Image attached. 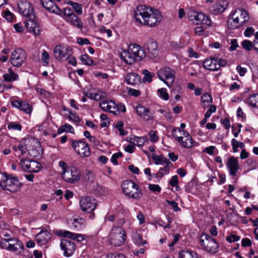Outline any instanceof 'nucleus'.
<instances>
[{
	"label": "nucleus",
	"mask_w": 258,
	"mask_h": 258,
	"mask_svg": "<svg viewBox=\"0 0 258 258\" xmlns=\"http://www.w3.org/2000/svg\"><path fill=\"white\" fill-rule=\"evenodd\" d=\"M149 136L150 137L151 141H152L153 142H156L159 139V138L157 135V132L155 131H151L149 132Z\"/></svg>",
	"instance_id": "nucleus-62"
},
{
	"label": "nucleus",
	"mask_w": 258,
	"mask_h": 258,
	"mask_svg": "<svg viewBox=\"0 0 258 258\" xmlns=\"http://www.w3.org/2000/svg\"><path fill=\"white\" fill-rule=\"evenodd\" d=\"M152 159L156 165H163L167 163L168 161H170L168 159L165 157L162 154L157 155L153 154Z\"/></svg>",
	"instance_id": "nucleus-37"
},
{
	"label": "nucleus",
	"mask_w": 258,
	"mask_h": 258,
	"mask_svg": "<svg viewBox=\"0 0 258 258\" xmlns=\"http://www.w3.org/2000/svg\"><path fill=\"white\" fill-rule=\"evenodd\" d=\"M99 106L101 108L105 111H108L111 113L115 112V107H116V104L111 101L108 100H104L100 102Z\"/></svg>",
	"instance_id": "nucleus-26"
},
{
	"label": "nucleus",
	"mask_w": 258,
	"mask_h": 258,
	"mask_svg": "<svg viewBox=\"0 0 258 258\" xmlns=\"http://www.w3.org/2000/svg\"><path fill=\"white\" fill-rule=\"evenodd\" d=\"M148 56L151 59L155 58L158 54V50L156 42L153 40H149L146 44Z\"/></svg>",
	"instance_id": "nucleus-22"
},
{
	"label": "nucleus",
	"mask_w": 258,
	"mask_h": 258,
	"mask_svg": "<svg viewBox=\"0 0 258 258\" xmlns=\"http://www.w3.org/2000/svg\"><path fill=\"white\" fill-rule=\"evenodd\" d=\"M9 239H11V238H2L0 241L1 247L3 249H7L9 250Z\"/></svg>",
	"instance_id": "nucleus-50"
},
{
	"label": "nucleus",
	"mask_w": 258,
	"mask_h": 258,
	"mask_svg": "<svg viewBox=\"0 0 258 258\" xmlns=\"http://www.w3.org/2000/svg\"><path fill=\"white\" fill-rule=\"evenodd\" d=\"M114 111L115 112H113V113L114 114H116L120 112H125L126 111V108L123 104L120 103L117 105L116 104Z\"/></svg>",
	"instance_id": "nucleus-53"
},
{
	"label": "nucleus",
	"mask_w": 258,
	"mask_h": 258,
	"mask_svg": "<svg viewBox=\"0 0 258 258\" xmlns=\"http://www.w3.org/2000/svg\"><path fill=\"white\" fill-rule=\"evenodd\" d=\"M143 74L144 75V77L143 79V81L144 82H151L152 81L153 77L155 76L154 74L150 73L147 70H144L143 71Z\"/></svg>",
	"instance_id": "nucleus-43"
},
{
	"label": "nucleus",
	"mask_w": 258,
	"mask_h": 258,
	"mask_svg": "<svg viewBox=\"0 0 258 258\" xmlns=\"http://www.w3.org/2000/svg\"><path fill=\"white\" fill-rule=\"evenodd\" d=\"M80 206L84 212L91 213L96 208V200L90 197H84L80 200Z\"/></svg>",
	"instance_id": "nucleus-15"
},
{
	"label": "nucleus",
	"mask_w": 258,
	"mask_h": 258,
	"mask_svg": "<svg viewBox=\"0 0 258 258\" xmlns=\"http://www.w3.org/2000/svg\"><path fill=\"white\" fill-rule=\"evenodd\" d=\"M72 129L73 127L71 125L69 124H65L64 125L58 129L57 133L58 134H61L63 132H71Z\"/></svg>",
	"instance_id": "nucleus-56"
},
{
	"label": "nucleus",
	"mask_w": 258,
	"mask_h": 258,
	"mask_svg": "<svg viewBox=\"0 0 258 258\" xmlns=\"http://www.w3.org/2000/svg\"><path fill=\"white\" fill-rule=\"evenodd\" d=\"M123 122L121 121H118L116 124V127L118 130L119 131V135L120 136H124L127 133L124 132L123 129Z\"/></svg>",
	"instance_id": "nucleus-55"
},
{
	"label": "nucleus",
	"mask_w": 258,
	"mask_h": 258,
	"mask_svg": "<svg viewBox=\"0 0 258 258\" xmlns=\"http://www.w3.org/2000/svg\"><path fill=\"white\" fill-rule=\"evenodd\" d=\"M200 242L201 247L209 253H215L218 251V244L216 240L211 236L202 234Z\"/></svg>",
	"instance_id": "nucleus-7"
},
{
	"label": "nucleus",
	"mask_w": 258,
	"mask_h": 258,
	"mask_svg": "<svg viewBox=\"0 0 258 258\" xmlns=\"http://www.w3.org/2000/svg\"><path fill=\"white\" fill-rule=\"evenodd\" d=\"M131 140L134 141L133 143H135V145H136L138 146H143L146 142V139L145 137H135Z\"/></svg>",
	"instance_id": "nucleus-49"
},
{
	"label": "nucleus",
	"mask_w": 258,
	"mask_h": 258,
	"mask_svg": "<svg viewBox=\"0 0 258 258\" xmlns=\"http://www.w3.org/2000/svg\"><path fill=\"white\" fill-rule=\"evenodd\" d=\"M8 128L9 130L21 131L22 129V125L15 122H11L8 124Z\"/></svg>",
	"instance_id": "nucleus-52"
},
{
	"label": "nucleus",
	"mask_w": 258,
	"mask_h": 258,
	"mask_svg": "<svg viewBox=\"0 0 258 258\" xmlns=\"http://www.w3.org/2000/svg\"><path fill=\"white\" fill-rule=\"evenodd\" d=\"M41 3L43 7L50 13L61 15V10L52 0H41Z\"/></svg>",
	"instance_id": "nucleus-19"
},
{
	"label": "nucleus",
	"mask_w": 258,
	"mask_h": 258,
	"mask_svg": "<svg viewBox=\"0 0 258 258\" xmlns=\"http://www.w3.org/2000/svg\"><path fill=\"white\" fill-rule=\"evenodd\" d=\"M134 239L135 243L138 245H143L147 243L146 241L144 240L142 236L137 233L134 235Z\"/></svg>",
	"instance_id": "nucleus-47"
},
{
	"label": "nucleus",
	"mask_w": 258,
	"mask_h": 258,
	"mask_svg": "<svg viewBox=\"0 0 258 258\" xmlns=\"http://www.w3.org/2000/svg\"><path fill=\"white\" fill-rule=\"evenodd\" d=\"M8 73L3 75V78L6 82H13L18 79V75L15 73L11 68L8 70Z\"/></svg>",
	"instance_id": "nucleus-36"
},
{
	"label": "nucleus",
	"mask_w": 258,
	"mask_h": 258,
	"mask_svg": "<svg viewBox=\"0 0 258 258\" xmlns=\"http://www.w3.org/2000/svg\"><path fill=\"white\" fill-rule=\"evenodd\" d=\"M12 105L27 114H30L32 110V106L26 101L14 100L12 102Z\"/></svg>",
	"instance_id": "nucleus-23"
},
{
	"label": "nucleus",
	"mask_w": 258,
	"mask_h": 258,
	"mask_svg": "<svg viewBox=\"0 0 258 258\" xmlns=\"http://www.w3.org/2000/svg\"><path fill=\"white\" fill-rule=\"evenodd\" d=\"M172 132L173 137L183 148H190L193 147V139L188 132L178 127L173 129Z\"/></svg>",
	"instance_id": "nucleus-5"
},
{
	"label": "nucleus",
	"mask_w": 258,
	"mask_h": 258,
	"mask_svg": "<svg viewBox=\"0 0 258 258\" xmlns=\"http://www.w3.org/2000/svg\"><path fill=\"white\" fill-rule=\"evenodd\" d=\"M69 4L78 15H80L82 14V7L81 4L73 2H70Z\"/></svg>",
	"instance_id": "nucleus-44"
},
{
	"label": "nucleus",
	"mask_w": 258,
	"mask_h": 258,
	"mask_svg": "<svg viewBox=\"0 0 258 258\" xmlns=\"http://www.w3.org/2000/svg\"><path fill=\"white\" fill-rule=\"evenodd\" d=\"M60 235L63 237H68L72 239H76L81 237V235L76 234L68 231H63L61 232Z\"/></svg>",
	"instance_id": "nucleus-41"
},
{
	"label": "nucleus",
	"mask_w": 258,
	"mask_h": 258,
	"mask_svg": "<svg viewBox=\"0 0 258 258\" xmlns=\"http://www.w3.org/2000/svg\"><path fill=\"white\" fill-rule=\"evenodd\" d=\"M86 224V222L85 220L82 218H80L78 216H74L72 218V225L74 228L78 230L84 228Z\"/></svg>",
	"instance_id": "nucleus-28"
},
{
	"label": "nucleus",
	"mask_w": 258,
	"mask_h": 258,
	"mask_svg": "<svg viewBox=\"0 0 258 258\" xmlns=\"http://www.w3.org/2000/svg\"><path fill=\"white\" fill-rule=\"evenodd\" d=\"M172 164L170 162L168 161L167 164L164 167L160 168L157 175L160 177H163L165 175L168 174L170 168L172 167Z\"/></svg>",
	"instance_id": "nucleus-39"
},
{
	"label": "nucleus",
	"mask_w": 258,
	"mask_h": 258,
	"mask_svg": "<svg viewBox=\"0 0 258 258\" xmlns=\"http://www.w3.org/2000/svg\"><path fill=\"white\" fill-rule=\"evenodd\" d=\"M159 79L163 81L168 87H171L175 78V71L169 67L160 69L157 73Z\"/></svg>",
	"instance_id": "nucleus-8"
},
{
	"label": "nucleus",
	"mask_w": 258,
	"mask_h": 258,
	"mask_svg": "<svg viewBox=\"0 0 258 258\" xmlns=\"http://www.w3.org/2000/svg\"><path fill=\"white\" fill-rule=\"evenodd\" d=\"M82 62L86 65H91L93 63L91 58L86 54H83L80 56Z\"/></svg>",
	"instance_id": "nucleus-45"
},
{
	"label": "nucleus",
	"mask_w": 258,
	"mask_h": 258,
	"mask_svg": "<svg viewBox=\"0 0 258 258\" xmlns=\"http://www.w3.org/2000/svg\"><path fill=\"white\" fill-rule=\"evenodd\" d=\"M122 156V153L120 152H118L117 153H114L112 155L111 158V162L116 165H117V159Z\"/></svg>",
	"instance_id": "nucleus-57"
},
{
	"label": "nucleus",
	"mask_w": 258,
	"mask_h": 258,
	"mask_svg": "<svg viewBox=\"0 0 258 258\" xmlns=\"http://www.w3.org/2000/svg\"><path fill=\"white\" fill-rule=\"evenodd\" d=\"M63 18L74 27L81 30L83 23L80 18L76 16L71 8H66L63 10Z\"/></svg>",
	"instance_id": "nucleus-11"
},
{
	"label": "nucleus",
	"mask_w": 258,
	"mask_h": 258,
	"mask_svg": "<svg viewBox=\"0 0 258 258\" xmlns=\"http://www.w3.org/2000/svg\"><path fill=\"white\" fill-rule=\"evenodd\" d=\"M240 237L239 236L237 235L232 234L229 236H227L226 239L228 242H229L230 243H232L233 242H236V241H238L240 239Z\"/></svg>",
	"instance_id": "nucleus-61"
},
{
	"label": "nucleus",
	"mask_w": 258,
	"mask_h": 258,
	"mask_svg": "<svg viewBox=\"0 0 258 258\" xmlns=\"http://www.w3.org/2000/svg\"><path fill=\"white\" fill-rule=\"evenodd\" d=\"M54 57L58 60L67 59L72 54V49L68 46L58 45L56 46L53 49Z\"/></svg>",
	"instance_id": "nucleus-13"
},
{
	"label": "nucleus",
	"mask_w": 258,
	"mask_h": 258,
	"mask_svg": "<svg viewBox=\"0 0 258 258\" xmlns=\"http://www.w3.org/2000/svg\"><path fill=\"white\" fill-rule=\"evenodd\" d=\"M125 80L128 84L135 85L140 82V77L136 73H130L126 75Z\"/></svg>",
	"instance_id": "nucleus-32"
},
{
	"label": "nucleus",
	"mask_w": 258,
	"mask_h": 258,
	"mask_svg": "<svg viewBox=\"0 0 258 258\" xmlns=\"http://www.w3.org/2000/svg\"><path fill=\"white\" fill-rule=\"evenodd\" d=\"M51 236V233L48 231H41L35 236V239L39 244L42 245L46 243Z\"/></svg>",
	"instance_id": "nucleus-25"
},
{
	"label": "nucleus",
	"mask_w": 258,
	"mask_h": 258,
	"mask_svg": "<svg viewBox=\"0 0 258 258\" xmlns=\"http://www.w3.org/2000/svg\"><path fill=\"white\" fill-rule=\"evenodd\" d=\"M217 60V70H219L221 67H225L227 64V61L225 59L218 58L216 57Z\"/></svg>",
	"instance_id": "nucleus-58"
},
{
	"label": "nucleus",
	"mask_w": 258,
	"mask_h": 258,
	"mask_svg": "<svg viewBox=\"0 0 258 258\" xmlns=\"http://www.w3.org/2000/svg\"><path fill=\"white\" fill-rule=\"evenodd\" d=\"M131 143L130 144L127 145L125 148L124 150L125 152L129 153H133L135 149V143H133L132 141H130Z\"/></svg>",
	"instance_id": "nucleus-60"
},
{
	"label": "nucleus",
	"mask_w": 258,
	"mask_h": 258,
	"mask_svg": "<svg viewBox=\"0 0 258 258\" xmlns=\"http://www.w3.org/2000/svg\"><path fill=\"white\" fill-rule=\"evenodd\" d=\"M88 97L93 100H100L107 97V94L102 91L97 90L96 92H90Z\"/></svg>",
	"instance_id": "nucleus-35"
},
{
	"label": "nucleus",
	"mask_w": 258,
	"mask_h": 258,
	"mask_svg": "<svg viewBox=\"0 0 258 258\" xmlns=\"http://www.w3.org/2000/svg\"><path fill=\"white\" fill-rule=\"evenodd\" d=\"M245 102L252 108H258V94H253L250 95L246 99Z\"/></svg>",
	"instance_id": "nucleus-33"
},
{
	"label": "nucleus",
	"mask_w": 258,
	"mask_h": 258,
	"mask_svg": "<svg viewBox=\"0 0 258 258\" xmlns=\"http://www.w3.org/2000/svg\"><path fill=\"white\" fill-rule=\"evenodd\" d=\"M35 17H31L25 22V26L30 32H32L35 36L40 34V28L38 24L34 20Z\"/></svg>",
	"instance_id": "nucleus-24"
},
{
	"label": "nucleus",
	"mask_w": 258,
	"mask_h": 258,
	"mask_svg": "<svg viewBox=\"0 0 258 258\" xmlns=\"http://www.w3.org/2000/svg\"><path fill=\"white\" fill-rule=\"evenodd\" d=\"M106 258H126L125 256L121 253H111L107 255Z\"/></svg>",
	"instance_id": "nucleus-64"
},
{
	"label": "nucleus",
	"mask_w": 258,
	"mask_h": 258,
	"mask_svg": "<svg viewBox=\"0 0 258 258\" xmlns=\"http://www.w3.org/2000/svg\"><path fill=\"white\" fill-rule=\"evenodd\" d=\"M204 68L213 71H217L216 57L207 58L203 62Z\"/></svg>",
	"instance_id": "nucleus-29"
},
{
	"label": "nucleus",
	"mask_w": 258,
	"mask_h": 258,
	"mask_svg": "<svg viewBox=\"0 0 258 258\" xmlns=\"http://www.w3.org/2000/svg\"><path fill=\"white\" fill-rule=\"evenodd\" d=\"M135 18L139 24L153 27L160 23L162 15L157 10L141 5L137 8Z\"/></svg>",
	"instance_id": "nucleus-1"
},
{
	"label": "nucleus",
	"mask_w": 258,
	"mask_h": 258,
	"mask_svg": "<svg viewBox=\"0 0 258 258\" xmlns=\"http://www.w3.org/2000/svg\"><path fill=\"white\" fill-rule=\"evenodd\" d=\"M22 185V183L17 177H13L7 173H4L2 174V180L0 182V186L2 189L12 192H15L21 188Z\"/></svg>",
	"instance_id": "nucleus-3"
},
{
	"label": "nucleus",
	"mask_w": 258,
	"mask_h": 258,
	"mask_svg": "<svg viewBox=\"0 0 258 258\" xmlns=\"http://www.w3.org/2000/svg\"><path fill=\"white\" fill-rule=\"evenodd\" d=\"M121 59L123 60L125 63L131 64L135 62L138 61L136 57L131 53V51L128 49L127 51H124L120 54Z\"/></svg>",
	"instance_id": "nucleus-27"
},
{
	"label": "nucleus",
	"mask_w": 258,
	"mask_h": 258,
	"mask_svg": "<svg viewBox=\"0 0 258 258\" xmlns=\"http://www.w3.org/2000/svg\"><path fill=\"white\" fill-rule=\"evenodd\" d=\"M19 13L26 17H35L34 9L30 3L26 1H20L18 4Z\"/></svg>",
	"instance_id": "nucleus-16"
},
{
	"label": "nucleus",
	"mask_w": 258,
	"mask_h": 258,
	"mask_svg": "<svg viewBox=\"0 0 258 258\" xmlns=\"http://www.w3.org/2000/svg\"><path fill=\"white\" fill-rule=\"evenodd\" d=\"M157 93L160 97L164 100H167L169 99V95L165 88L159 89Z\"/></svg>",
	"instance_id": "nucleus-48"
},
{
	"label": "nucleus",
	"mask_w": 258,
	"mask_h": 258,
	"mask_svg": "<svg viewBox=\"0 0 258 258\" xmlns=\"http://www.w3.org/2000/svg\"><path fill=\"white\" fill-rule=\"evenodd\" d=\"M148 187L149 189L153 192H160L161 190V188L158 184H148Z\"/></svg>",
	"instance_id": "nucleus-59"
},
{
	"label": "nucleus",
	"mask_w": 258,
	"mask_h": 258,
	"mask_svg": "<svg viewBox=\"0 0 258 258\" xmlns=\"http://www.w3.org/2000/svg\"><path fill=\"white\" fill-rule=\"evenodd\" d=\"M26 58V55L24 50L17 48L11 53L10 60L14 67L19 68L24 63Z\"/></svg>",
	"instance_id": "nucleus-12"
},
{
	"label": "nucleus",
	"mask_w": 258,
	"mask_h": 258,
	"mask_svg": "<svg viewBox=\"0 0 258 258\" xmlns=\"http://www.w3.org/2000/svg\"><path fill=\"white\" fill-rule=\"evenodd\" d=\"M198 12L195 11H190L187 14V17L190 21L196 22Z\"/></svg>",
	"instance_id": "nucleus-54"
},
{
	"label": "nucleus",
	"mask_w": 258,
	"mask_h": 258,
	"mask_svg": "<svg viewBox=\"0 0 258 258\" xmlns=\"http://www.w3.org/2000/svg\"><path fill=\"white\" fill-rule=\"evenodd\" d=\"M81 176L80 170L75 166L70 167L67 171L62 173V179L66 182L72 184L78 182Z\"/></svg>",
	"instance_id": "nucleus-10"
},
{
	"label": "nucleus",
	"mask_w": 258,
	"mask_h": 258,
	"mask_svg": "<svg viewBox=\"0 0 258 258\" xmlns=\"http://www.w3.org/2000/svg\"><path fill=\"white\" fill-rule=\"evenodd\" d=\"M20 165L24 171L28 172H38L41 169V164L34 160L21 159Z\"/></svg>",
	"instance_id": "nucleus-14"
},
{
	"label": "nucleus",
	"mask_w": 258,
	"mask_h": 258,
	"mask_svg": "<svg viewBox=\"0 0 258 258\" xmlns=\"http://www.w3.org/2000/svg\"><path fill=\"white\" fill-rule=\"evenodd\" d=\"M196 23L197 24L210 26L211 21L210 19L202 13H198Z\"/></svg>",
	"instance_id": "nucleus-31"
},
{
	"label": "nucleus",
	"mask_w": 258,
	"mask_h": 258,
	"mask_svg": "<svg viewBox=\"0 0 258 258\" xmlns=\"http://www.w3.org/2000/svg\"><path fill=\"white\" fill-rule=\"evenodd\" d=\"M231 144L233 152L234 153H236L238 151V147H239L241 149H243L244 147V144L243 143L238 142L235 139H232Z\"/></svg>",
	"instance_id": "nucleus-42"
},
{
	"label": "nucleus",
	"mask_w": 258,
	"mask_h": 258,
	"mask_svg": "<svg viewBox=\"0 0 258 258\" xmlns=\"http://www.w3.org/2000/svg\"><path fill=\"white\" fill-rule=\"evenodd\" d=\"M108 237L111 245L119 246L124 242L126 235L124 230L121 227L115 226L111 229Z\"/></svg>",
	"instance_id": "nucleus-6"
},
{
	"label": "nucleus",
	"mask_w": 258,
	"mask_h": 258,
	"mask_svg": "<svg viewBox=\"0 0 258 258\" xmlns=\"http://www.w3.org/2000/svg\"><path fill=\"white\" fill-rule=\"evenodd\" d=\"M249 20L247 11L242 9H236L229 16L227 25L231 29H234L241 26Z\"/></svg>",
	"instance_id": "nucleus-2"
},
{
	"label": "nucleus",
	"mask_w": 258,
	"mask_h": 258,
	"mask_svg": "<svg viewBox=\"0 0 258 258\" xmlns=\"http://www.w3.org/2000/svg\"><path fill=\"white\" fill-rule=\"evenodd\" d=\"M242 46L247 50H251L253 48V44L252 42L248 40H245L242 42Z\"/></svg>",
	"instance_id": "nucleus-51"
},
{
	"label": "nucleus",
	"mask_w": 258,
	"mask_h": 258,
	"mask_svg": "<svg viewBox=\"0 0 258 258\" xmlns=\"http://www.w3.org/2000/svg\"><path fill=\"white\" fill-rule=\"evenodd\" d=\"M137 59L138 61L141 60L146 56V54L144 49L141 46L136 44H131L128 48Z\"/></svg>",
	"instance_id": "nucleus-21"
},
{
	"label": "nucleus",
	"mask_w": 258,
	"mask_h": 258,
	"mask_svg": "<svg viewBox=\"0 0 258 258\" xmlns=\"http://www.w3.org/2000/svg\"><path fill=\"white\" fill-rule=\"evenodd\" d=\"M179 258H200L198 254L191 250H183L179 253Z\"/></svg>",
	"instance_id": "nucleus-38"
},
{
	"label": "nucleus",
	"mask_w": 258,
	"mask_h": 258,
	"mask_svg": "<svg viewBox=\"0 0 258 258\" xmlns=\"http://www.w3.org/2000/svg\"><path fill=\"white\" fill-rule=\"evenodd\" d=\"M137 114L143 119L148 121L152 120L154 116L148 108H145L141 104H138L136 107Z\"/></svg>",
	"instance_id": "nucleus-20"
},
{
	"label": "nucleus",
	"mask_w": 258,
	"mask_h": 258,
	"mask_svg": "<svg viewBox=\"0 0 258 258\" xmlns=\"http://www.w3.org/2000/svg\"><path fill=\"white\" fill-rule=\"evenodd\" d=\"M68 118L70 121H72L74 122H79L80 121V118L75 113L70 112V115L68 116Z\"/></svg>",
	"instance_id": "nucleus-63"
},
{
	"label": "nucleus",
	"mask_w": 258,
	"mask_h": 258,
	"mask_svg": "<svg viewBox=\"0 0 258 258\" xmlns=\"http://www.w3.org/2000/svg\"><path fill=\"white\" fill-rule=\"evenodd\" d=\"M226 165L229 171L230 175L233 177L236 176L237 171L239 169V164L238 158L234 156L229 157L226 163Z\"/></svg>",
	"instance_id": "nucleus-18"
},
{
	"label": "nucleus",
	"mask_w": 258,
	"mask_h": 258,
	"mask_svg": "<svg viewBox=\"0 0 258 258\" xmlns=\"http://www.w3.org/2000/svg\"><path fill=\"white\" fill-rule=\"evenodd\" d=\"M225 7L221 4L220 2H218L211 6L210 8V12L214 15L219 14L225 10Z\"/></svg>",
	"instance_id": "nucleus-34"
},
{
	"label": "nucleus",
	"mask_w": 258,
	"mask_h": 258,
	"mask_svg": "<svg viewBox=\"0 0 258 258\" xmlns=\"http://www.w3.org/2000/svg\"><path fill=\"white\" fill-rule=\"evenodd\" d=\"M213 99L211 95L208 93H205L202 95L201 101L203 103V106L206 108L209 106L210 104L212 102Z\"/></svg>",
	"instance_id": "nucleus-40"
},
{
	"label": "nucleus",
	"mask_w": 258,
	"mask_h": 258,
	"mask_svg": "<svg viewBox=\"0 0 258 258\" xmlns=\"http://www.w3.org/2000/svg\"><path fill=\"white\" fill-rule=\"evenodd\" d=\"M9 250L11 251H17L19 249H22L23 247L22 243L17 238H11L9 239Z\"/></svg>",
	"instance_id": "nucleus-30"
},
{
	"label": "nucleus",
	"mask_w": 258,
	"mask_h": 258,
	"mask_svg": "<svg viewBox=\"0 0 258 258\" xmlns=\"http://www.w3.org/2000/svg\"><path fill=\"white\" fill-rule=\"evenodd\" d=\"M49 55L48 53L43 50L41 55V61L42 62L43 66H47L49 64Z\"/></svg>",
	"instance_id": "nucleus-46"
},
{
	"label": "nucleus",
	"mask_w": 258,
	"mask_h": 258,
	"mask_svg": "<svg viewBox=\"0 0 258 258\" xmlns=\"http://www.w3.org/2000/svg\"><path fill=\"white\" fill-rule=\"evenodd\" d=\"M121 187L124 195L130 198L139 200L143 196L139 186L131 180L123 181Z\"/></svg>",
	"instance_id": "nucleus-4"
},
{
	"label": "nucleus",
	"mask_w": 258,
	"mask_h": 258,
	"mask_svg": "<svg viewBox=\"0 0 258 258\" xmlns=\"http://www.w3.org/2000/svg\"><path fill=\"white\" fill-rule=\"evenodd\" d=\"M71 146L76 153L82 158L89 157L91 155L90 147L83 140L73 141Z\"/></svg>",
	"instance_id": "nucleus-9"
},
{
	"label": "nucleus",
	"mask_w": 258,
	"mask_h": 258,
	"mask_svg": "<svg viewBox=\"0 0 258 258\" xmlns=\"http://www.w3.org/2000/svg\"><path fill=\"white\" fill-rule=\"evenodd\" d=\"M60 248L63 251V255L65 256H71L76 249V245L74 242L67 239H61Z\"/></svg>",
	"instance_id": "nucleus-17"
}]
</instances>
